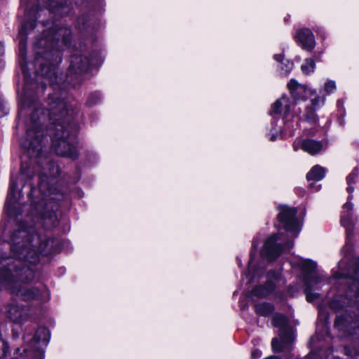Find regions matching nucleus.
Returning <instances> with one entry per match:
<instances>
[{
  "instance_id": "f257e3e1",
  "label": "nucleus",
  "mask_w": 359,
  "mask_h": 359,
  "mask_svg": "<svg viewBox=\"0 0 359 359\" xmlns=\"http://www.w3.org/2000/svg\"><path fill=\"white\" fill-rule=\"evenodd\" d=\"M53 239L41 240L39 235H31L27 229L15 231L11 236L12 256L5 259L6 263L0 268V290H7L23 301H31L39 297L37 288L29 287L34 273L25 261L31 264L39 262V255L32 249L38 245V251L48 255L52 251Z\"/></svg>"
},
{
  "instance_id": "f03ea898",
  "label": "nucleus",
  "mask_w": 359,
  "mask_h": 359,
  "mask_svg": "<svg viewBox=\"0 0 359 359\" xmlns=\"http://www.w3.org/2000/svg\"><path fill=\"white\" fill-rule=\"evenodd\" d=\"M48 114H45L44 109H37L32 114L26 132V142L23 143V147L31 155L38 156L44 141L41 126L46 121L53 120L54 128L52 130L51 140L53 149L60 156L76 158L77 151L69 140V131L65 123L61 122L70 115L72 107L67 102L55 95L48 97Z\"/></svg>"
},
{
  "instance_id": "7ed1b4c3",
  "label": "nucleus",
  "mask_w": 359,
  "mask_h": 359,
  "mask_svg": "<svg viewBox=\"0 0 359 359\" xmlns=\"http://www.w3.org/2000/svg\"><path fill=\"white\" fill-rule=\"evenodd\" d=\"M301 110L287 96H282L278 99L272 105L271 114L283 115V130L286 135L292 136L294 131L298 126L299 118H297Z\"/></svg>"
},
{
  "instance_id": "20e7f679",
  "label": "nucleus",
  "mask_w": 359,
  "mask_h": 359,
  "mask_svg": "<svg viewBox=\"0 0 359 359\" xmlns=\"http://www.w3.org/2000/svg\"><path fill=\"white\" fill-rule=\"evenodd\" d=\"M273 325L279 327V337L273 339L271 346L274 352H281L286 349L293 341L294 336L292 330L287 325V318L280 313L273 316Z\"/></svg>"
},
{
  "instance_id": "39448f33",
  "label": "nucleus",
  "mask_w": 359,
  "mask_h": 359,
  "mask_svg": "<svg viewBox=\"0 0 359 359\" xmlns=\"http://www.w3.org/2000/svg\"><path fill=\"white\" fill-rule=\"evenodd\" d=\"M48 330L44 327L39 328L34 337L24 348L25 356L29 359H43L44 353L41 346H46L48 342Z\"/></svg>"
},
{
  "instance_id": "423d86ee",
  "label": "nucleus",
  "mask_w": 359,
  "mask_h": 359,
  "mask_svg": "<svg viewBox=\"0 0 359 359\" xmlns=\"http://www.w3.org/2000/svg\"><path fill=\"white\" fill-rule=\"evenodd\" d=\"M285 238L282 233L273 234L270 236L264 243V247L261 251L262 256L268 260H273L277 258L284 248H291L293 246V242L287 241L284 242Z\"/></svg>"
},
{
  "instance_id": "0eeeda50",
  "label": "nucleus",
  "mask_w": 359,
  "mask_h": 359,
  "mask_svg": "<svg viewBox=\"0 0 359 359\" xmlns=\"http://www.w3.org/2000/svg\"><path fill=\"white\" fill-rule=\"evenodd\" d=\"M279 214L278 218L283 224L286 231L291 233L292 238H295L300 231V224L296 218L297 210L286 205H280L278 208Z\"/></svg>"
},
{
  "instance_id": "6e6552de",
  "label": "nucleus",
  "mask_w": 359,
  "mask_h": 359,
  "mask_svg": "<svg viewBox=\"0 0 359 359\" xmlns=\"http://www.w3.org/2000/svg\"><path fill=\"white\" fill-rule=\"evenodd\" d=\"M71 36V31L67 27H61L56 32L48 31L43 38H41L36 43V47L40 48H49L53 47L55 41H62L63 43L67 44L69 42Z\"/></svg>"
},
{
  "instance_id": "1a4fd4ad",
  "label": "nucleus",
  "mask_w": 359,
  "mask_h": 359,
  "mask_svg": "<svg viewBox=\"0 0 359 359\" xmlns=\"http://www.w3.org/2000/svg\"><path fill=\"white\" fill-rule=\"evenodd\" d=\"M5 309L6 318L14 323L22 324L28 319L26 310L17 304H8Z\"/></svg>"
},
{
  "instance_id": "9d476101",
  "label": "nucleus",
  "mask_w": 359,
  "mask_h": 359,
  "mask_svg": "<svg viewBox=\"0 0 359 359\" xmlns=\"http://www.w3.org/2000/svg\"><path fill=\"white\" fill-rule=\"evenodd\" d=\"M295 38L299 44L305 50L311 51L316 45L313 34L306 28H302L296 33Z\"/></svg>"
},
{
  "instance_id": "9b49d317",
  "label": "nucleus",
  "mask_w": 359,
  "mask_h": 359,
  "mask_svg": "<svg viewBox=\"0 0 359 359\" xmlns=\"http://www.w3.org/2000/svg\"><path fill=\"white\" fill-rule=\"evenodd\" d=\"M293 147L295 151H297L299 147H301L305 152L311 155H315L321 151L323 145L320 142L313 140L297 139L293 144Z\"/></svg>"
},
{
  "instance_id": "f8f14e48",
  "label": "nucleus",
  "mask_w": 359,
  "mask_h": 359,
  "mask_svg": "<svg viewBox=\"0 0 359 359\" xmlns=\"http://www.w3.org/2000/svg\"><path fill=\"white\" fill-rule=\"evenodd\" d=\"M47 210L41 215V219L46 228L55 226L57 223V217L55 210H57V205L53 202H49L46 207Z\"/></svg>"
},
{
  "instance_id": "ddd939ff",
  "label": "nucleus",
  "mask_w": 359,
  "mask_h": 359,
  "mask_svg": "<svg viewBox=\"0 0 359 359\" xmlns=\"http://www.w3.org/2000/svg\"><path fill=\"white\" fill-rule=\"evenodd\" d=\"M287 87L294 100H303L306 98L308 91L306 86L299 83L294 79H291L287 83Z\"/></svg>"
},
{
  "instance_id": "4468645a",
  "label": "nucleus",
  "mask_w": 359,
  "mask_h": 359,
  "mask_svg": "<svg viewBox=\"0 0 359 359\" xmlns=\"http://www.w3.org/2000/svg\"><path fill=\"white\" fill-rule=\"evenodd\" d=\"M325 102V97L318 96L311 100V107L306 108V114L305 118L307 121L313 123L316 120L314 110L322 107Z\"/></svg>"
},
{
  "instance_id": "2eb2a0df",
  "label": "nucleus",
  "mask_w": 359,
  "mask_h": 359,
  "mask_svg": "<svg viewBox=\"0 0 359 359\" xmlns=\"http://www.w3.org/2000/svg\"><path fill=\"white\" fill-rule=\"evenodd\" d=\"M318 283V279L314 276H310L305 280L306 288H305V294L306 300L309 302H313L315 299H318L319 294L318 293H314L312 291V287Z\"/></svg>"
},
{
  "instance_id": "dca6fc26",
  "label": "nucleus",
  "mask_w": 359,
  "mask_h": 359,
  "mask_svg": "<svg viewBox=\"0 0 359 359\" xmlns=\"http://www.w3.org/2000/svg\"><path fill=\"white\" fill-rule=\"evenodd\" d=\"M36 62L39 63L41 65L39 73L41 74V76L46 77L49 80L50 84H53L55 82H56L57 74L55 72V66L53 65H43L40 62L39 59L37 60Z\"/></svg>"
},
{
  "instance_id": "f3484780",
  "label": "nucleus",
  "mask_w": 359,
  "mask_h": 359,
  "mask_svg": "<svg viewBox=\"0 0 359 359\" xmlns=\"http://www.w3.org/2000/svg\"><path fill=\"white\" fill-rule=\"evenodd\" d=\"M90 62L86 57L73 56L71 61L70 68L72 71H74L76 73L81 72L86 70Z\"/></svg>"
},
{
  "instance_id": "a211bd4d",
  "label": "nucleus",
  "mask_w": 359,
  "mask_h": 359,
  "mask_svg": "<svg viewBox=\"0 0 359 359\" xmlns=\"http://www.w3.org/2000/svg\"><path fill=\"white\" fill-rule=\"evenodd\" d=\"M29 27L31 29H33L34 25L31 23H25L23 25L19 30V37H20V43H19V53L20 56L23 58L25 55V44H26V35H27V29Z\"/></svg>"
},
{
  "instance_id": "6ab92c4d",
  "label": "nucleus",
  "mask_w": 359,
  "mask_h": 359,
  "mask_svg": "<svg viewBox=\"0 0 359 359\" xmlns=\"http://www.w3.org/2000/svg\"><path fill=\"white\" fill-rule=\"evenodd\" d=\"M325 176V169L320 165L313 166L306 175L309 181H319Z\"/></svg>"
},
{
  "instance_id": "aec40b11",
  "label": "nucleus",
  "mask_w": 359,
  "mask_h": 359,
  "mask_svg": "<svg viewBox=\"0 0 359 359\" xmlns=\"http://www.w3.org/2000/svg\"><path fill=\"white\" fill-rule=\"evenodd\" d=\"M274 289V285L271 282H269L266 286H259L255 287L252 291V295L257 297H264L269 294Z\"/></svg>"
},
{
  "instance_id": "412c9836",
  "label": "nucleus",
  "mask_w": 359,
  "mask_h": 359,
  "mask_svg": "<svg viewBox=\"0 0 359 359\" xmlns=\"http://www.w3.org/2000/svg\"><path fill=\"white\" fill-rule=\"evenodd\" d=\"M255 308L256 313L263 316H269L273 311V307L269 303L256 304Z\"/></svg>"
},
{
  "instance_id": "4be33fe9",
  "label": "nucleus",
  "mask_w": 359,
  "mask_h": 359,
  "mask_svg": "<svg viewBox=\"0 0 359 359\" xmlns=\"http://www.w3.org/2000/svg\"><path fill=\"white\" fill-rule=\"evenodd\" d=\"M352 198V196L350 194L348 196V201L344 205V215L341 216V223L344 226H348L349 224V211L353 209V203L349 201Z\"/></svg>"
},
{
  "instance_id": "5701e85b",
  "label": "nucleus",
  "mask_w": 359,
  "mask_h": 359,
  "mask_svg": "<svg viewBox=\"0 0 359 359\" xmlns=\"http://www.w3.org/2000/svg\"><path fill=\"white\" fill-rule=\"evenodd\" d=\"M316 68L315 61L312 58H307L301 66L302 72L305 74L313 73Z\"/></svg>"
},
{
  "instance_id": "b1692460",
  "label": "nucleus",
  "mask_w": 359,
  "mask_h": 359,
  "mask_svg": "<svg viewBox=\"0 0 359 359\" xmlns=\"http://www.w3.org/2000/svg\"><path fill=\"white\" fill-rule=\"evenodd\" d=\"M341 277L349 278L353 279V283H352V285L350 287V289H349L350 292H353L355 293L356 296H359V280H358L353 276L349 275V274L346 275V274L340 273L339 276H337V278H341Z\"/></svg>"
},
{
  "instance_id": "393cba45",
  "label": "nucleus",
  "mask_w": 359,
  "mask_h": 359,
  "mask_svg": "<svg viewBox=\"0 0 359 359\" xmlns=\"http://www.w3.org/2000/svg\"><path fill=\"white\" fill-rule=\"evenodd\" d=\"M358 175V172L356 170H353L350 175H348L346 178L347 183L348 184L347 187V191L351 194L353 191V187L351 186L352 183L354 182L355 179Z\"/></svg>"
},
{
  "instance_id": "a878e982",
  "label": "nucleus",
  "mask_w": 359,
  "mask_h": 359,
  "mask_svg": "<svg viewBox=\"0 0 359 359\" xmlns=\"http://www.w3.org/2000/svg\"><path fill=\"white\" fill-rule=\"evenodd\" d=\"M324 91L327 94L332 93L336 90V83L334 81L328 80L325 84L323 88Z\"/></svg>"
},
{
  "instance_id": "bb28decb",
  "label": "nucleus",
  "mask_w": 359,
  "mask_h": 359,
  "mask_svg": "<svg viewBox=\"0 0 359 359\" xmlns=\"http://www.w3.org/2000/svg\"><path fill=\"white\" fill-rule=\"evenodd\" d=\"M316 266V264L310 260H306L303 263V269L308 273L315 271Z\"/></svg>"
},
{
  "instance_id": "cd10ccee",
  "label": "nucleus",
  "mask_w": 359,
  "mask_h": 359,
  "mask_svg": "<svg viewBox=\"0 0 359 359\" xmlns=\"http://www.w3.org/2000/svg\"><path fill=\"white\" fill-rule=\"evenodd\" d=\"M15 200H13L11 197L7 199L6 206L7 208L8 213L10 215H15L13 212V206L14 205Z\"/></svg>"
},
{
  "instance_id": "c85d7f7f",
  "label": "nucleus",
  "mask_w": 359,
  "mask_h": 359,
  "mask_svg": "<svg viewBox=\"0 0 359 359\" xmlns=\"http://www.w3.org/2000/svg\"><path fill=\"white\" fill-rule=\"evenodd\" d=\"M8 113L7 109L4 105L3 100L0 99V118L4 116Z\"/></svg>"
},
{
  "instance_id": "c756f323",
  "label": "nucleus",
  "mask_w": 359,
  "mask_h": 359,
  "mask_svg": "<svg viewBox=\"0 0 359 359\" xmlns=\"http://www.w3.org/2000/svg\"><path fill=\"white\" fill-rule=\"evenodd\" d=\"M262 353L258 349H254L251 353V358L252 359H258L261 357Z\"/></svg>"
},
{
  "instance_id": "7c9ffc66",
  "label": "nucleus",
  "mask_w": 359,
  "mask_h": 359,
  "mask_svg": "<svg viewBox=\"0 0 359 359\" xmlns=\"http://www.w3.org/2000/svg\"><path fill=\"white\" fill-rule=\"evenodd\" d=\"M51 3H50V8L51 9V11L53 12H57L58 11V9H57V5H53V4L54 3L55 4V0H50Z\"/></svg>"
},
{
  "instance_id": "2f4dec72",
  "label": "nucleus",
  "mask_w": 359,
  "mask_h": 359,
  "mask_svg": "<svg viewBox=\"0 0 359 359\" xmlns=\"http://www.w3.org/2000/svg\"><path fill=\"white\" fill-rule=\"evenodd\" d=\"M285 67H286V69H285V74H287L291 71V69L292 68V63L287 62V63L285 65Z\"/></svg>"
},
{
  "instance_id": "473e14b6",
  "label": "nucleus",
  "mask_w": 359,
  "mask_h": 359,
  "mask_svg": "<svg viewBox=\"0 0 359 359\" xmlns=\"http://www.w3.org/2000/svg\"><path fill=\"white\" fill-rule=\"evenodd\" d=\"M284 57L282 54H279V55H274V59L278 62H282L283 60Z\"/></svg>"
},
{
  "instance_id": "72a5a7b5",
  "label": "nucleus",
  "mask_w": 359,
  "mask_h": 359,
  "mask_svg": "<svg viewBox=\"0 0 359 359\" xmlns=\"http://www.w3.org/2000/svg\"><path fill=\"white\" fill-rule=\"evenodd\" d=\"M46 186V184L44 183L43 180H41L40 183H39V188H40L41 191H45Z\"/></svg>"
},
{
  "instance_id": "f704fd0d",
  "label": "nucleus",
  "mask_w": 359,
  "mask_h": 359,
  "mask_svg": "<svg viewBox=\"0 0 359 359\" xmlns=\"http://www.w3.org/2000/svg\"><path fill=\"white\" fill-rule=\"evenodd\" d=\"M26 95H27V92H25V95H22V97H21V100H22V104H23L24 107H25V106L27 105Z\"/></svg>"
},
{
  "instance_id": "c9c22d12",
  "label": "nucleus",
  "mask_w": 359,
  "mask_h": 359,
  "mask_svg": "<svg viewBox=\"0 0 359 359\" xmlns=\"http://www.w3.org/2000/svg\"><path fill=\"white\" fill-rule=\"evenodd\" d=\"M4 53V46L3 43H0V55H3Z\"/></svg>"
},
{
  "instance_id": "e433bc0d",
  "label": "nucleus",
  "mask_w": 359,
  "mask_h": 359,
  "mask_svg": "<svg viewBox=\"0 0 359 359\" xmlns=\"http://www.w3.org/2000/svg\"><path fill=\"white\" fill-rule=\"evenodd\" d=\"M252 264V255H250V259L249 264H248V267H249L250 271L251 270Z\"/></svg>"
},
{
  "instance_id": "4c0bfd02",
  "label": "nucleus",
  "mask_w": 359,
  "mask_h": 359,
  "mask_svg": "<svg viewBox=\"0 0 359 359\" xmlns=\"http://www.w3.org/2000/svg\"><path fill=\"white\" fill-rule=\"evenodd\" d=\"M2 345H3V347H4V355H5L6 354V350L8 349V345L4 341H2Z\"/></svg>"
},
{
  "instance_id": "58836bf2",
  "label": "nucleus",
  "mask_w": 359,
  "mask_h": 359,
  "mask_svg": "<svg viewBox=\"0 0 359 359\" xmlns=\"http://www.w3.org/2000/svg\"><path fill=\"white\" fill-rule=\"evenodd\" d=\"M270 140H271V141H274V140H276V137H275L273 135H272L271 136V137H270Z\"/></svg>"
},
{
  "instance_id": "ea45409f",
  "label": "nucleus",
  "mask_w": 359,
  "mask_h": 359,
  "mask_svg": "<svg viewBox=\"0 0 359 359\" xmlns=\"http://www.w3.org/2000/svg\"><path fill=\"white\" fill-rule=\"evenodd\" d=\"M358 266H355V269L358 270Z\"/></svg>"
},
{
  "instance_id": "a19ab883",
  "label": "nucleus",
  "mask_w": 359,
  "mask_h": 359,
  "mask_svg": "<svg viewBox=\"0 0 359 359\" xmlns=\"http://www.w3.org/2000/svg\"><path fill=\"white\" fill-rule=\"evenodd\" d=\"M252 248H256V245L255 243L252 244Z\"/></svg>"
},
{
  "instance_id": "79ce46f5",
  "label": "nucleus",
  "mask_w": 359,
  "mask_h": 359,
  "mask_svg": "<svg viewBox=\"0 0 359 359\" xmlns=\"http://www.w3.org/2000/svg\"><path fill=\"white\" fill-rule=\"evenodd\" d=\"M18 352H20V348L17 349V353H18Z\"/></svg>"
}]
</instances>
